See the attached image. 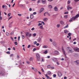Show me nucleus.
I'll list each match as a JSON object with an SVG mask.
<instances>
[{
	"mask_svg": "<svg viewBox=\"0 0 79 79\" xmlns=\"http://www.w3.org/2000/svg\"><path fill=\"white\" fill-rule=\"evenodd\" d=\"M79 17V14H78L75 17H73L72 18H71L72 20V21H73V20H75L76 19H77V18H78Z\"/></svg>",
	"mask_w": 79,
	"mask_h": 79,
	"instance_id": "obj_1",
	"label": "nucleus"
},
{
	"mask_svg": "<svg viewBox=\"0 0 79 79\" xmlns=\"http://www.w3.org/2000/svg\"><path fill=\"white\" fill-rule=\"evenodd\" d=\"M26 36H28V37H31L32 36V34L31 33L29 34V32H27L26 33Z\"/></svg>",
	"mask_w": 79,
	"mask_h": 79,
	"instance_id": "obj_2",
	"label": "nucleus"
},
{
	"mask_svg": "<svg viewBox=\"0 0 79 79\" xmlns=\"http://www.w3.org/2000/svg\"><path fill=\"white\" fill-rule=\"evenodd\" d=\"M68 52L69 53H73V51L71 48H69V49H68Z\"/></svg>",
	"mask_w": 79,
	"mask_h": 79,
	"instance_id": "obj_3",
	"label": "nucleus"
},
{
	"mask_svg": "<svg viewBox=\"0 0 79 79\" xmlns=\"http://www.w3.org/2000/svg\"><path fill=\"white\" fill-rule=\"evenodd\" d=\"M67 8L68 10H70L73 9V7H72L70 6L69 5H68Z\"/></svg>",
	"mask_w": 79,
	"mask_h": 79,
	"instance_id": "obj_4",
	"label": "nucleus"
},
{
	"mask_svg": "<svg viewBox=\"0 0 79 79\" xmlns=\"http://www.w3.org/2000/svg\"><path fill=\"white\" fill-rule=\"evenodd\" d=\"M5 74V72L2 71H0V75L1 76H4Z\"/></svg>",
	"mask_w": 79,
	"mask_h": 79,
	"instance_id": "obj_5",
	"label": "nucleus"
},
{
	"mask_svg": "<svg viewBox=\"0 0 79 79\" xmlns=\"http://www.w3.org/2000/svg\"><path fill=\"white\" fill-rule=\"evenodd\" d=\"M2 8L3 9H4L5 10H7V6L5 5H3L2 6Z\"/></svg>",
	"mask_w": 79,
	"mask_h": 79,
	"instance_id": "obj_6",
	"label": "nucleus"
},
{
	"mask_svg": "<svg viewBox=\"0 0 79 79\" xmlns=\"http://www.w3.org/2000/svg\"><path fill=\"white\" fill-rule=\"evenodd\" d=\"M62 50L63 54L64 55L65 58H66V52H65V51H64V50L63 49H62Z\"/></svg>",
	"mask_w": 79,
	"mask_h": 79,
	"instance_id": "obj_7",
	"label": "nucleus"
},
{
	"mask_svg": "<svg viewBox=\"0 0 79 79\" xmlns=\"http://www.w3.org/2000/svg\"><path fill=\"white\" fill-rule=\"evenodd\" d=\"M36 57L38 60H40V56H39V54H36Z\"/></svg>",
	"mask_w": 79,
	"mask_h": 79,
	"instance_id": "obj_8",
	"label": "nucleus"
},
{
	"mask_svg": "<svg viewBox=\"0 0 79 79\" xmlns=\"http://www.w3.org/2000/svg\"><path fill=\"white\" fill-rule=\"evenodd\" d=\"M74 49L75 52H79V49L77 48H75Z\"/></svg>",
	"mask_w": 79,
	"mask_h": 79,
	"instance_id": "obj_9",
	"label": "nucleus"
},
{
	"mask_svg": "<svg viewBox=\"0 0 79 79\" xmlns=\"http://www.w3.org/2000/svg\"><path fill=\"white\" fill-rule=\"evenodd\" d=\"M58 75L59 77H61L62 76V74L60 72H58Z\"/></svg>",
	"mask_w": 79,
	"mask_h": 79,
	"instance_id": "obj_10",
	"label": "nucleus"
},
{
	"mask_svg": "<svg viewBox=\"0 0 79 79\" xmlns=\"http://www.w3.org/2000/svg\"><path fill=\"white\" fill-rule=\"evenodd\" d=\"M54 10L55 11H58V9L57 8V7L55 6L54 7Z\"/></svg>",
	"mask_w": 79,
	"mask_h": 79,
	"instance_id": "obj_11",
	"label": "nucleus"
},
{
	"mask_svg": "<svg viewBox=\"0 0 79 79\" xmlns=\"http://www.w3.org/2000/svg\"><path fill=\"white\" fill-rule=\"evenodd\" d=\"M41 2L43 4H45L46 3V0H41Z\"/></svg>",
	"mask_w": 79,
	"mask_h": 79,
	"instance_id": "obj_12",
	"label": "nucleus"
},
{
	"mask_svg": "<svg viewBox=\"0 0 79 79\" xmlns=\"http://www.w3.org/2000/svg\"><path fill=\"white\" fill-rule=\"evenodd\" d=\"M74 63L76 64H79V60H77L74 62Z\"/></svg>",
	"mask_w": 79,
	"mask_h": 79,
	"instance_id": "obj_13",
	"label": "nucleus"
},
{
	"mask_svg": "<svg viewBox=\"0 0 79 79\" xmlns=\"http://www.w3.org/2000/svg\"><path fill=\"white\" fill-rule=\"evenodd\" d=\"M43 20L44 21H45V22H47L48 20V18H45L43 19Z\"/></svg>",
	"mask_w": 79,
	"mask_h": 79,
	"instance_id": "obj_14",
	"label": "nucleus"
},
{
	"mask_svg": "<svg viewBox=\"0 0 79 79\" xmlns=\"http://www.w3.org/2000/svg\"><path fill=\"white\" fill-rule=\"evenodd\" d=\"M45 76L48 79H52V78H50L49 76H48V74H45Z\"/></svg>",
	"mask_w": 79,
	"mask_h": 79,
	"instance_id": "obj_15",
	"label": "nucleus"
},
{
	"mask_svg": "<svg viewBox=\"0 0 79 79\" xmlns=\"http://www.w3.org/2000/svg\"><path fill=\"white\" fill-rule=\"evenodd\" d=\"M54 53L56 55H59L60 53L58 52L57 51H56L54 52Z\"/></svg>",
	"mask_w": 79,
	"mask_h": 79,
	"instance_id": "obj_16",
	"label": "nucleus"
},
{
	"mask_svg": "<svg viewBox=\"0 0 79 79\" xmlns=\"http://www.w3.org/2000/svg\"><path fill=\"white\" fill-rule=\"evenodd\" d=\"M53 44L55 47H57V44L55 42H53Z\"/></svg>",
	"mask_w": 79,
	"mask_h": 79,
	"instance_id": "obj_17",
	"label": "nucleus"
},
{
	"mask_svg": "<svg viewBox=\"0 0 79 79\" xmlns=\"http://www.w3.org/2000/svg\"><path fill=\"white\" fill-rule=\"evenodd\" d=\"M52 60L53 61H56L57 60V59L55 57H53L52 58Z\"/></svg>",
	"mask_w": 79,
	"mask_h": 79,
	"instance_id": "obj_18",
	"label": "nucleus"
},
{
	"mask_svg": "<svg viewBox=\"0 0 79 79\" xmlns=\"http://www.w3.org/2000/svg\"><path fill=\"white\" fill-rule=\"evenodd\" d=\"M44 10V8H41L40 10L39 11V13H42V11H43Z\"/></svg>",
	"mask_w": 79,
	"mask_h": 79,
	"instance_id": "obj_19",
	"label": "nucleus"
},
{
	"mask_svg": "<svg viewBox=\"0 0 79 79\" xmlns=\"http://www.w3.org/2000/svg\"><path fill=\"white\" fill-rule=\"evenodd\" d=\"M41 40H42V39H41V38H39L38 39L37 41H38V42H40L41 41Z\"/></svg>",
	"mask_w": 79,
	"mask_h": 79,
	"instance_id": "obj_20",
	"label": "nucleus"
},
{
	"mask_svg": "<svg viewBox=\"0 0 79 79\" xmlns=\"http://www.w3.org/2000/svg\"><path fill=\"white\" fill-rule=\"evenodd\" d=\"M56 27H57V28H59V27H60V24H57Z\"/></svg>",
	"mask_w": 79,
	"mask_h": 79,
	"instance_id": "obj_21",
	"label": "nucleus"
},
{
	"mask_svg": "<svg viewBox=\"0 0 79 79\" xmlns=\"http://www.w3.org/2000/svg\"><path fill=\"white\" fill-rule=\"evenodd\" d=\"M30 18L31 19H32L34 18V15L32 14H31L30 15Z\"/></svg>",
	"mask_w": 79,
	"mask_h": 79,
	"instance_id": "obj_22",
	"label": "nucleus"
},
{
	"mask_svg": "<svg viewBox=\"0 0 79 79\" xmlns=\"http://www.w3.org/2000/svg\"><path fill=\"white\" fill-rule=\"evenodd\" d=\"M48 53V52L47 51V50H46V51H45L44 52V54H47Z\"/></svg>",
	"mask_w": 79,
	"mask_h": 79,
	"instance_id": "obj_23",
	"label": "nucleus"
},
{
	"mask_svg": "<svg viewBox=\"0 0 79 79\" xmlns=\"http://www.w3.org/2000/svg\"><path fill=\"white\" fill-rule=\"evenodd\" d=\"M60 23L61 24H62V25H63L64 24V22H63V21H61Z\"/></svg>",
	"mask_w": 79,
	"mask_h": 79,
	"instance_id": "obj_24",
	"label": "nucleus"
},
{
	"mask_svg": "<svg viewBox=\"0 0 79 79\" xmlns=\"http://www.w3.org/2000/svg\"><path fill=\"white\" fill-rule=\"evenodd\" d=\"M64 33H65V34H68V31L67 30H65L64 31Z\"/></svg>",
	"mask_w": 79,
	"mask_h": 79,
	"instance_id": "obj_25",
	"label": "nucleus"
},
{
	"mask_svg": "<svg viewBox=\"0 0 79 79\" xmlns=\"http://www.w3.org/2000/svg\"><path fill=\"white\" fill-rule=\"evenodd\" d=\"M43 48H48V46L46 45H45L43 46Z\"/></svg>",
	"mask_w": 79,
	"mask_h": 79,
	"instance_id": "obj_26",
	"label": "nucleus"
},
{
	"mask_svg": "<svg viewBox=\"0 0 79 79\" xmlns=\"http://www.w3.org/2000/svg\"><path fill=\"white\" fill-rule=\"evenodd\" d=\"M48 7L49 8H50V9H51L52 8V6L51 5H49L48 6Z\"/></svg>",
	"mask_w": 79,
	"mask_h": 79,
	"instance_id": "obj_27",
	"label": "nucleus"
},
{
	"mask_svg": "<svg viewBox=\"0 0 79 79\" xmlns=\"http://www.w3.org/2000/svg\"><path fill=\"white\" fill-rule=\"evenodd\" d=\"M70 3H71V1L70 0H68L67 2L68 5H69V4H70Z\"/></svg>",
	"mask_w": 79,
	"mask_h": 79,
	"instance_id": "obj_28",
	"label": "nucleus"
},
{
	"mask_svg": "<svg viewBox=\"0 0 79 79\" xmlns=\"http://www.w3.org/2000/svg\"><path fill=\"white\" fill-rule=\"evenodd\" d=\"M47 67L48 68V69L50 68H51V65H48L47 66Z\"/></svg>",
	"mask_w": 79,
	"mask_h": 79,
	"instance_id": "obj_29",
	"label": "nucleus"
},
{
	"mask_svg": "<svg viewBox=\"0 0 79 79\" xmlns=\"http://www.w3.org/2000/svg\"><path fill=\"white\" fill-rule=\"evenodd\" d=\"M36 35H37L36 33H34L32 35L33 37H35V36H36Z\"/></svg>",
	"mask_w": 79,
	"mask_h": 79,
	"instance_id": "obj_30",
	"label": "nucleus"
},
{
	"mask_svg": "<svg viewBox=\"0 0 79 79\" xmlns=\"http://www.w3.org/2000/svg\"><path fill=\"white\" fill-rule=\"evenodd\" d=\"M40 2H41V0H38L37 3L39 4V3H40Z\"/></svg>",
	"mask_w": 79,
	"mask_h": 79,
	"instance_id": "obj_31",
	"label": "nucleus"
},
{
	"mask_svg": "<svg viewBox=\"0 0 79 79\" xmlns=\"http://www.w3.org/2000/svg\"><path fill=\"white\" fill-rule=\"evenodd\" d=\"M40 28L41 29H44V28H43V26H41L40 27Z\"/></svg>",
	"mask_w": 79,
	"mask_h": 79,
	"instance_id": "obj_32",
	"label": "nucleus"
},
{
	"mask_svg": "<svg viewBox=\"0 0 79 79\" xmlns=\"http://www.w3.org/2000/svg\"><path fill=\"white\" fill-rule=\"evenodd\" d=\"M72 34H71L70 33H69V34H68V35L69 36V37H71V35Z\"/></svg>",
	"mask_w": 79,
	"mask_h": 79,
	"instance_id": "obj_33",
	"label": "nucleus"
},
{
	"mask_svg": "<svg viewBox=\"0 0 79 79\" xmlns=\"http://www.w3.org/2000/svg\"><path fill=\"white\" fill-rule=\"evenodd\" d=\"M33 60V57H31L30 59V61H32Z\"/></svg>",
	"mask_w": 79,
	"mask_h": 79,
	"instance_id": "obj_34",
	"label": "nucleus"
},
{
	"mask_svg": "<svg viewBox=\"0 0 79 79\" xmlns=\"http://www.w3.org/2000/svg\"><path fill=\"white\" fill-rule=\"evenodd\" d=\"M22 39H24L25 38V36L24 35H22Z\"/></svg>",
	"mask_w": 79,
	"mask_h": 79,
	"instance_id": "obj_35",
	"label": "nucleus"
},
{
	"mask_svg": "<svg viewBox=\"0 0 79 79\" xmlns=\"http://www.w3.org/2000/svg\"><path fill=\"white\" fill-rule=\"evenodd\" d=\"M41 25H42V23H39L38 24V26H41Z\"/></svg>",
	"mask_w": 79,
	"mask_h": 79,
	"instance_id": "obj_36",
	"label": "nucleus"
},
{
	"mask_svg": "<svg viewBox=\"0 0 79 79\" xmlns=\"http://www.w3.org/2000/svg\"><path fill=\"white\" fill-rule=\"evenodd\" d=\"M6 53L7 54H10V52L9 51L6 52Z\"/></svg>",
	"mask_w": 79,
	"mask_h": 79,
	"instance_id": "obj_37",
	"label": "nucleus"
},
{
	"mask_svg": "<svg viewBox=\"0 0 79 79\" xmlns=\"http://www.w3.org/2000/svg\"><path fill=\"white\" fill-rule=\"evenodd\" d=\"M64 17L65 19H67L68 18V15H65Z\"/></svg>",
	"mask_w": 79,
	"mask_h": 79,
	"instance_id": "obj_38",
	"label": "nucleus"
},
{
	"mask_svg": "<svg viewBox=\"0 0 79 79\" xmlns=\"http://www.w3.org/2000/svg\"><path fill=\"white\" fill-rule=\"evenodd\" d=\"M68 27V25L67 24L66 26H65L64 27V28H66L67 27Z\"/></svg>",
	"mask_w": 79,
	"mask_h": 79,
	"instance_id": "obj_39",
	"label": "nucleus"
},
{
	"mask_svg": "<svg viewBox=\"0 0 79 79\" xmlns=\"http://www.w3.org/2000/svg\"><path fill=\"white\" fill-rule=\"evenodd\" d=\"M6 35H7V36H9V35H10V34H9V33H8V32H6Z\"/></svg>",
	"mask_w": 79,
	"mask_h": 79,
	"instance_id": "obj_40",
	"label": "nucleus"
},
{
	"mask_svg": "<svg viewBox=\"0 0 79 79\" xmlns=\"http://www.w3.org/2000/svg\"><path fill=\"white\" fill-rule=\"evenodd\" d=\"M10 15H11V13H9L8 15V16H9V17H10Z\"/></svg>",
	"mask_w": 79,
	"mask_h": 79,
	"instance_id": "obj_41",
	"label": "nucleus"
},
{
	"mask_svg": "<svg viewBox=\"0 0 79 79\" xmlns=\"http://www.w3.org/2000/svg\"><path fill=\"white\" fill-rule=\"evenodd\" d=\"M53 77H56V74H53Z\"/></svg>",
	"mask_w": 79,
	"mask_h": 79,
	"instance_id": "obj_42",
	"label": "nucleus"
},
{
	"mask_svg": "<svg viewBox=\"0 0 79 79\" xmlns=\"http://www.w3.org/2000/svg\"><path fill=\"white\" fill-rule=\"evenodd\" d=\"M34 44V45H35V44H37V41H35L33 43Z\"/></svg>",
	"mask_w": 79,
	"mask_h": 79,
	"instance_id": "obj_43",
	"label": "nucleus"
},
{
	"mask_svg": "<svg viewBox=\"0 0 79 79\" xmlns=\"http://www.w3.org/2000/svg\"><path fill=\"white\" fill-rule=\"evenodd\" d=\"M48 74H49V75L51 74V72H48Z\"/></svg>",
	"mask_w": 79,
	"mask_h": 79,
	"instance_id": "obj_44",
	"label": "nucleus"
},
{
	"mask_svg": "<svg viewBox=\"0 0 79 79\" xmlns=\"http://www.w3.org/2000/svg\"><path fill=\"white\" fill-rule=\"evenodd\" d=\"M12 17H13V16H11L10 17H9V18L8 20H10V19H11V18H12Z\"/></svg>",
	"mask_w": 79,
	"mask_h": 79,
	"instance_id": "obj_45",
	"label": "nucleus"
},
{
	"mask_svg": "<svg viewBox=\"0 0 79 79\" xmlns=\"http://www.w3.org/2000/svg\"><path fill=\"white\" fill-rule=\"evenodd\" d=\"M18 16H22V15L19 14H18Z\"/></svg>",
	"mask_w": 79,
	"mask_h": 79,
	"instance_id": "obj_46",
	"label": "nucleus"
},
{
	"mask_svg": "<svg viewBox=\"0 0 79 79\" xmlns=\"http://www.w3.org/2000/svg\"><path fill=\"white\" fill-rule=\"evenodd\" d=\"M30 47H31V45H28V47H27V48H29Z\"/></svg>",
	"mask_w": 79,
	"mask_h": 79,
	"instance_id": "obj_47",
	"label": "nucleus"
},
{
	"mask_svg": "<svg viewBox=\"0 0 79 79\" xmlns=\"http://www.w3.org/2000/svg\"><path fill=\"white\" fill-rule=\"evenodd\" d=\"M34 71H35L37 72V69H34Z\"/></svg>",
	"mask_w": 79,
	"mask_h": 79,
	"instance_id": "obj_48",
	"label": "nucleus"
},
{
	"mask_svg": "<svg viewBox=\"0 0 79 79\" xmlns=\"http://www.w3.org/2000/svg\"><path fill=\"white\" fill-rule=\"evenodd\" d=\"M26 63H27V64H30V62L29 61H27Z\"/></svg>",
	"mask_w": 79,
	"mask_h": 79,
	"instance_id": "obj_49",
	"label": "nucleus"
},
{
	"mask_svg": "<svg viewBox=\"0 0 79 79\" xmlns=\"http://www.w3.org/2000/svg\"><path fill=\"white\" fill-rule=\"evenodd\" d=\"M15 45H18V43H17V42H15Z\"/></svg>",
	"mask_w": 79,
	"mask_h": 79,
	"instance_id": "obj_50",
	"label": "nucleus"
},
{
	"mask_svg": "<svg viewBox=\"0 0 79 79\" xmlns=\"http://www.w3.org/2000/svg\"><path fill=\"white\" fill-rule=\"evenodd\" d=\"M34 29H35L34 28V27H33L31 28L32 31H34Z\"/></svg>",
	"mask_w": 79,
	"mask_h": 79,
	"instance_id": "obj_51",
	"label": "nucleus"
},
{
	"mask_svg": "<svg viewBox=\"0 0 79 79\" xmlns=\"http://www.w3.org/2000/svg\"><path fill=\"white\" fill-rule=\"evenodd\" d=\"M37 13L36 12H34L33 13V15H36Z\"/></svg>",
	"mask_w": 79,
	"mask_h": 79,
	"instance_id": "obj_52",
	"label": "nucleus"
},
{
	"mask_svg": "<svg viewBox=\"0 0 79 79\" xmlns=\"http://www.w3.org/2000/svg\"><path fill=\"white\" fill-rule=\"evenodd\" d=\"M13 34V32H11L10 34V35H12Z\"/></svg>",
	"mask_w": 79,
	"mask_h": 79,
	"instance_id": "obj_53",
	"label": "nucleus"
},
{
	"mask_svg": "<svg viewBox=\"0 0 79 79\" xmlns=\"http://www.w3.org/2000/svg\"><path fill=\"white\" fill-rule=\"evenodd\" d=\"M64 14H68V11L64 13Z\"/></svg>",
	"mask_w": 79,
	"mask_h": 79,
	"instance_id": "obj_54",
	"label": "nucleus"
},
{
	"mask_svg": "<svg viewBox=\"0 0 79 79\" xmlns=\"http://www.w3.org/2000/svg\"><path fill=\"white\" fill-rule=\"evenodd\" d=\"M41 71H42V72L43 73H44V69H42Z\"/></svg>",
	"mask_w": 79,
	"mask_h": 79,
	"instance_id": "obj_55",
	"label": "nucleus"
},
{
	"mask_svg": "<svg viewBox=\"0 0 79 79\" xmlns=\"http://www.w3.org/2000/svg\"><path fill=\"white\" fill-rule=\"evenodd\" d=\"M10 57H11V56H13V54H12L10 56Z\"/></svg>",
	"mask_w": 79,
	"mask_h": 79,
	"instance_id": "obj_56",
	"label": "nucleus"
},
{
	"mask_svg": "<svg viewBox=\"0 0 79 79\" xmlns=\"http://www.w3.org/2000/svg\"><path fill=\"white\" fill-rule=\"evenodd\" d=\"M48 1H49V2H52L53 1V0H48Z\"/></svg>",
	"mask_w": 79,
	"mask_h": 79,
	"instance_id": "obj_57",
	"label": "nucleus"
},
{
	"mask_svg": "<svg viewBox=\"0 0 79 79\" xmlns=\"http://www.w3.org/2000/svg\"><path fill=\"white\" fill-rule=\"evenodd\" d=\"M11 40H12L13 41H14V40L13 39V37H11Z\"/></svg>",
	"mask_w": 79,
	"mask_h": 79,
	"instance_id": "obj_58",
	"label": "nucleus"
},
{
	"mask_svg": "<svg viewBox=\"0 0 79 79\" xmlns=\"http://www.w3.org/2000/svg\"><path fill=\"white\" fill-rule=\"evenodd\" d=\"M36 46H39V43H37L36 44Z\"/></svg>",
	"mask_w": 79,
	"mask_h": 79,
	"instance_id": "obj_59",
	"label": "nucleus"
},
{
	"mask_svg": "<svg viewBox=\"0 0 79 79\" xmlns=\"http://www.w3.org/2000/svg\"><path fill=\"white\" fill-rule=\"evenodd\" d=\"M50 42H52L53 41V40H52V39H50Z\"/></svg>",
	"mask_w": 79,
	"mask_h": 79,
	"instance_id": "obj_60",
	"label": "nucleus"
},
{
	"mask_svg": "<svg viewBox=\"0 0 79 79\" xmlns=\"http://www.w3.org/2000/svg\"><path fill=\"white\" fill-rule=\"evenodd\" d=\"M30 25H31V22H30L29 24H27V26H30Z\"/></svg>",
	"mask_w": 79,
	"mask_h": 79,
	"instance_id": "obj_61",
	"label": "nucleus"
},
{
	"mask_svg": "<svg viewBox=\"0 0 79 79\" xmlns=\"http://www.w3.org/2000/svg\"><path fill=\"white\" fill-rule=\"evenodd\" d=\"M57 65H59V64H60V63H59V62H57Z\"/></svg>",
	"mask_w": 79,
	"mask_h": 79,
	"instance_id": "obj_62",
	"label": "nucleus"
},
{
	"mask_svg": "<svg viewBox=\"0 0 79 79\" xmlns=\"http://www.w3.org/2000/svg\"><path fill=\"white\" fill-rule=\"evenodd\" d=\"M13 21L12 22H11L10 23V25H11V24H13Z\"/></svg>",
	"mask_w": 79,
	"mask_h": 79,
	"instance_id": "obj_63",
	"label": "nucleus"
},
{
	"mask_svg": "<svg viewBox=\"0 0 79 79\" xmlns=\"http://www.w3.org/2000/svg\"><path fill=\"white\" fill-rule=\"evenodd\" d=\"M29 10V11H32V8H30Z\"/></svg>",
	"mask_w": 79,
	"mask_h": 79,
	"instance_id": "obj_64",
	"label": "nucleus"
}]
</instances>
